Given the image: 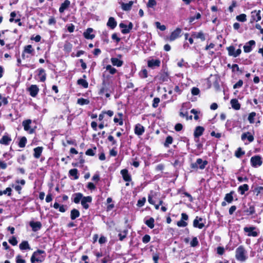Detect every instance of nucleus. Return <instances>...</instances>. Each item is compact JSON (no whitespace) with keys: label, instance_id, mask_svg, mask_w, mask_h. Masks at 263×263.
<instances>
[{"label":"nucleus","instance_id":"nucleus-59","mask_svg":"<svg viewBox=\"0 0 263 263\" xmlns=\"http://www.w3.org/2000/svg\"><path fill=\"white\" fill-rule=\"evenodd\" d=\"M243 85V81L241 80H239L233 86V88L236 89L237 88L241 87Z\"/></svg>","mask_w":263,"mask_h":263},{"label":"nucleus","instance_id":"nucleus-36","mask_svg":"<svg viewBox=\"0 0 263 263\" xmlns=\"http://www.w3.org/2000/svg\"><path fill=\"white\" fill-rule=\"evenodd\" d=\"M155 220L153 217L149 218L148 220L145 221V223L151 229H153L154 227Z\"/></svg>","mask_w":263,"mask_h":263},{"label":"nucleus","instance_id":"nucleus-54","mask_svg":"<svg viewBox=\"0 0 263 263\" xmlns=\"http://www.w3.org/2000/svg\"><path fill=\"white\" fill-rule=\"evenodd\" d=\"M140 76L141 78H146L147 77V71L146 70V69H143L142 70L140 73Z\"/></svg>","mask_w":263,"mask_h":263},{"label":"nucleus","instance_id":"nucleus-22","mask_svg":"<svg viewBox=\"0 0 263 263\" xmlns=\"http://www.w3.org/2000/svg\"><path fill=\"white\" fill-rule=\"evenodd\" d=\"M11 141V138L8 135H4L1 139L0 140V143L4 145H8L10 141Z\"/></svg>","mask_w":263,"mask_h":263},{"label":"nucleus","instance_id":"nucleus-38","mask_svg":"<svg viewBox=\"0 0 263 263\" xmlns=\"http://www.w3.org/2000/svg\"><path fill=\"white\" fill-rule=\"evenodd\" d=\"M78 173V171L76 168L71 169L69 171V174L70 176H73L74 179H78L79 178Z\"/></svg>","mask_w":263,"mask_h":263},{"label":"nucleus","instance_id":"nucleus-1","mask_svg":"<svg viewBox=\"0 0 263 263\" xmlns=\"http://www.w3.org/2000/svg\"><path fill=\"white\" fill-rule=\"evenodd\" d=\"M43 254H46L44 250H37L35 251L31 257V263L42 262L45 259V256L41 255Z\"/></svg>","mask_w":263,"mask_h":263},{"label":"nucleus","instance_id":"nucleus-30","mask_svg":"<svg viewBox=\"0 0 263 263\" xmlns=\"http://www.w3.org/2000/svg\"><path fill=\"white\" fill-rule=\"evenodd\" d=\"M110 60L112 64L114 66H117V67H121L123 64V62L122 61L116 58H112Z\"/></svg>","mask_w":263,"mask_h":263},{"label":"nucleus","instance_id":"nucleus-27","mask_svg":"<svg viewBox=\"0 0 263 263\" xmlns=\"http://www.w3.org/2000/svg\"><path fill=\"white\" fill-rule=\"evenodd\" d=\"M70 1L68 0H65L64 3H63L60 8H59V11L60 12L62 13L64 11L65 9H66L70 5Z\"/></svg>","mask_w":263,"mask_h":263},{"label":"nucleus","instance_id":"nucleus-58","mask_svg":"<svg viewBox=\"0 0 263 263\" xmlns=\"http://www.w3.org/2000/svg\"><path fill=\"white\" fill-rule=\"evenodd\" d=\"M9 242L13 246H16L17 243V240L15 237L13 236L11 239H9Z\"/></svg>","mask_w":263,"mask_h":263},{"label":"nucleus","instance_id":"nucleus-15","mask_svg":"<svg viewBox=\"0 0 263 263\" xmlns=\"http://www.w3.org/2000/svg\"><path fill=\"white\" fill-rule=\"evenodd\" d=\"M145 129L143 126L140 124H137L135 127V133L138 136L142 135L144 132Z\"/></svg>","mask_w":263,"mask_h":263},{"label":"nucleus","instance_id":"nucleus-55","mask_svg":"<svg viewBox=\"0 0 263 263\" xmlns=\"http://www.w3.org/2000/svg\"><path fill=\"white\" fill-rule=\"evenodd\" d=\"M159 102H160V99L159 98H155L153 100V105H152L153 107L154 108L157 107Z\"/></svg>","mask_w":263,"mask_h":263},{"label":"nucleus","instance_id":"nucleus-13","mask_svg":"<svg viewBox=\"0 0 263 263\" xmlns=\"http://www.w3.org/2000/svg\"><path fill=\"white\" fill-rule=\"evenodd\" d=\"M191 36L194 39H199L202 41H204L205 40L204 34L202 31L193 32L191 33Z\"/></svg>","mask_w":263,"mask_h":263},{"label":"nucleus","instance_id":"nucleus-17","mask_svg":"<svg viewBox=\"0 0 263 263\" xmlns=\"http://www.w3.org/2000/svg\"><path fill=\"white\" fill-rule=\"evenodd\" d=\"M255 42L254 40L250 41L243 46L244 51L246 53L251 52L252 50L251 47L255 45Z\"/></svg>","mask_w":263,"mask_h":263},{"label":"nucleus","instance_id":"nucleus-26","mask_svg":"<svg viewBox=\"0 0 263 263\" xmlns=\"http://www.w3.org/2000/svg\"><path fill=\"white\" fill-rule=\"evenodd\" d=\"M73 202L76 203H79L82 200L83 196V194L81 193H77L73 195Z\"/></svg>","mask_w":263,"mask_h":263},{"label":"nucleus","instance_id":"nucleus-3","mask_svg":"<svg viewBox=\"0 0 263 263\" xmlns=\"http://www.w3.org/2000/svg\"><path fill=\"white\" fill-rule=\"evenodd\" d=\"M243 231L247 233L248 236L257 237L259 234V231L255 227H246L243 228Z\"/></svg>","mask_w":263,"mask_h":263},{"label":"nucleus","instance_id":"nucleus-28","mask_svg":"<svg viewBox=\"0 0 263 263\" xmlns=\"http://www.w3.org/2000/svg\"><path fill=\"white\" fill-rule=\"evenodd\" d=\"M34 154L33 156L35 158H39L41 155L43 151V147L38 146L33 149Z\"/></svg>","mask_w":263,"mask_h":263},{"label":"nucleus","instance_id":"nucleus-33","mask_svg":"<svg viewBox=\"0 0 263 263\" xmlns=\"http://www.w3.org/2000/svg\"><path fill=\"white\" fill-rule=\"evenodd\" d=\"M39 76L40 77V80L41 82H44L46 80V74L44 69L41 68L39 69Z\"/></svg>","mask_w":263,"mask_h":263},{"label":"nucleus","instance_id":"nucleus-19","mask_svg":"<svg viewBox=\"0 0 263 263\" xmlns=\"http://www.w3.org/2000/svg\"><path fill=\"white\" fill-rule=\"evenodd\" d=\"M204 130V128L202 126H199L196 127L194 133V137L195 138H198L201 136L203 134Z\"/></svg>","mask_w":263,"mask_h":263},{"label":"nucleus","instance_id":"nucleus-47","mask_svg":"<svg viewBox=\"0 0 263 263\" xmlns=\"http://www.w3.org/2000/svg\"><path fill=\"white\" fill-rule=\"evenodd\" d=\"M246 15L245 14H241L236 16V19L240 22H244L247 20Z\"/></svg>","mask_w":263,"mask_h":263},{"label":"nucleus","instance_id":"nucleus-53","mask_svg":"<svg viewBox=\"0 0 263 263\" xmlns=\"http://www.w3.org/2000/svg\"><path fill=\"white\" fill-rule=\"evenodd\" d=\"M155 25L156 27L158 29H159L161 31H164L166 29V27L165 25H161L160 23L159 22H157L155 23Z\"/></svg>","mask_w":263,"mask_h":263},{"label":"nucleus","instance_id":"nucleus-61","mask_svg":"<svg viewBox=\"0 0 263 263\" xmlns=\"http://www.w3.org/2000/svg\"><path fill=\"white\" fill-rule=\"evenodd\" d=\"M102 85H103V87L101 88V89H100V92H99V93L100 95L103 94L105 92H107V89L106 87V84L105 83V82H103Z\"/></svg>","mask_w":263,"mask_h":263},{"label":"nucleus","instance_id":"nucleus-10","mask_svg":"<svg viewBox=\"0 0 263 263\" xmlns=\"http://www.w3.org/2000/svg\"><path fill=\"white\" fill-rule=\"evenodd\" d=\"M181 31L182 30L180 28H177L172 32L169 38L170 40L173 41L178 38L180 36Z\"/></svg>","mask_w":263,"mask_h":263},{"label":"nucleus","instance_id":"nucleus-25","mask_svg":"<svg viewBox=\"0 0 263 263\" xmlns=\"http://www.w3.org/2000/svg\"><path fill=\"white\" fill-rule=\"evenodd\" d=\"M30 225L31 227L32 230L34 232L40 230L42 227L40 222H30Z\"/></svg>","mask_w":263,"mask_h":263},{"label":"nucleus","instance_id":"nucleus-41","mask_svg":"<svg viewBox=\"0 0 263 263\" xmlns=\"http://www.w3.org/2000/svg\"><path fill=\"white\" fill-rule=\"evenodd\" d=\"M27 142V139L25 137H23L21 138L19 143L18 146L21 148L24 147L26 145Z\"/></svg>","mask_w":263,"mask_h":263},{"label":"nucleus","instance_id":"nucleus-37","mask_svg":"<svg viewBox=\"0 0 263 263\" xmlns=\"http://www.w3.org/2000/svg\"><path fill=\"white\" fill-rule=\"evenodd\" d=\"M159 79L161 82H166L168 80V74L166 72H163L159 76Z\"/></svg>","mask_w":263,"mask_h":263},{"label":"nucleus","instance_id":"nucleus-7","mask_svg":"<svg viewBox=\"0 0 263 263\" xmlns=\"http://www.w3.org/2000/svg\"><path fill=\"white\" fill-rule=\"evenodd\" d=\"M31 123V120L28 119L24 121L22 124L25 130L28 132L29 134H33L34 132V129L30 128V125Z\"/></svg>","mask_w":263,"mask_h":263},{"label":"nucleus","instance_id":"nucleus-40","mask_svg":"<svg viewBox=\"0 0 263 263\" xmlns=\"http://www.w3.org/2000/svg\"><path fill=\"white\" fill-rule=\"evenodd\" d=\"M193 226L201 229L204 227V224L203 223H199L197 219H195L193 221Z\"/></svg>","mask_w":263,"mask_h":263},{"label":"nucleus","instance_id":"nucleus-57","mask_svg":"<svg viewBox=\"0 0 263 263\" xmlns=\"http://www.w3.org/2000/svg\"><path fill=\"white\" fill-rule=\"evenodd\" d=\"M177 224L179 227H185L187 225V223L181 219L177 222Z\"/></svg>","mask_w":263,"mask_h":263},{"label":"nucleus","instance_id":"nucleus-64","mask_svg":"<svg viewBox=\"0 0 263 263\" xmlns=\"http://www.w3.org/2000/svg\"><path fill=\"white\" fill-rule=\"evenodd\" d=\"M217 253L219 255H222L224 252V249L223 247H218L217 248Z\"/></svg>","mask_w":263,"mask_h":263},{"label":"nucleus","instance_id":"nucleus-52","mask_svg":"<svg viewBox=\"0 0 263 263\" xmlns=\"http://www.w3.org/2000/svg\"><path fill=\"white\" fill-rule=\"evenodd\" d=\"M156 4L157 3L155 0H148V2L147 4V7L149 8H153L155 6Z\"/></svg>","mask_w":263,"mask_h":263},{"label":"nucleus","instance_id":"nucleus-63","mask_svg":"<svg viewBox=\"0 0 263 263\" xmlns=\"http://www.w3.org/2000/svg\"><path fill=\"white\" fill-rule=\"evenodd\" d=\"M16 263H26L25 259H22L21 255H18L16 257Z\"/></svg>","mask_w":263,"mask_h":263},{"label":"nucleus","instance_id":"nucleus-6","mask_svg":"<svg viewBox=\"0 0 263 263\" xmlns=\"http://www.w3.org/2000/svg\"><path fill=\"white\" fill-rule=\"evenodd\" d=\"M227 49L228 51L229 55L230 56H233L234 57H237L241 52V50L240 49H238L235 51V49L234 46H231L227 48Z\"/></svg>","mask_w":263,"mask_h":263},{"label":"nucleus","instance_id":"nucleus-29","mask_svg":"<svg viewBox=\"0 0 263 263\" xmlns=\"http://www.w3.org/2000/svg\"><path fill=\"white\" fill-rule=\"evenodd\" d=\"M19 248L21 250H30L31 248L27 241H23L19 245Z\"/></svg>","mask_w":263,"mask_h":263},{"label":"nucleus","instance_id":"nucleus-34","mask_svg":"<svg viewBox=\"0 0 263 263\" xmlns=\"http://www.w3.org/2000/svg\"><path fill=\"white\" fill-rule=\"evenodd\" d=\"M244 212L247 216L253 215L255 212V208L253 205H250L249 208L244 210Z\"/></svg>","mask_w":263,"mask_h":263},{"label":"nucleus","instance_id":"nucleus-35","mask_svg":"<svg viewBox=\"0 0 263 263\" xmlns=\"http://www.w3.org/2000/svg\"><path fill=\"white\" fill-rule=\"evenodd\" d=\"M238 192H240L241 195H243L245 194L246 191L249 190V186L247 184H244L242 185H240L239 186L238 189Z\"/></svg>","mask_w":263,"mask_h":263},{"label":"nucleus","instance_id":"nucleus-12","mask_svg":"<svg viewBox=\"0 0 263 263\" xmlns=\"http://www.w3.org/2000/svg\"><path fill=\"white\" fill-rule=\"evenodd\" d=\"M241 139L242 141L247 139L249 142H253L254 139V136L249 132L243 133L241 135Z\"/></svg>","mask_w":263,"mask_h":263},{"label":"nucleus","instance_id":"nucleus-51","mask_svg":"<svg viewBox=\"0 0 263 263\" xmlns=\"http://www.w3.org/2000/svg\"><path fill=\"white\" fill-rule=\"evenodd\" d=\"M172 142H173V138L170 136H167L166 138L164 145L165 146H168L170 144H172Z\"/></svg>","mask_w":263,"mask_h":263},{"label":"nucleus","instance_id":"nucleus-24","mask_svg":"<svg viewBox=\"0 0 263 263\" xmlns=\"http://www.w3.org/2000/svg\"><path fill=\"white\" fill-rule=\"evenodd\" d=\"M230 102L233 109L235 110H239L240 108V104L236 99H232Z\"/></svg>","mask_w":263,"mask_h":263},{"label":"nucleus","instance_id":"nucleus-21","mask_svg":"<svg viewBox=\"0 0 263 263\" xmlns=\"http://www.w3.org/2000/svg\"><path fill=\"white\" fill-rule=\"evenodd\" d=\"M117 22L113 17H110L107 23V26L111 29H114L117 26Z\"/></svg>","mask_w":263,"mask_h":263},{"label":"nucleus","instance_id":"nucleus-39","mask_svg":"<svg viewBox=\"0 0 263 263\" xmlns=\"http://www.w3.org/2000/svg\"><path fill=\"white\" fill-rule=\"evenodd\" d=\"M78 84L82 86L84 88H86L88 86V82L84 79H80L77 81Z\"/></svg>","mask_w":263,"mask_h":263},{"label":"nucleus","instance_id":"nucleus-56","mask_svg":"<svg viewBox=\"0 0 263 263\" xmlns=\"http://www.w3.org/2000/svg\"><path fill=\"white\" fill-rule=\"evenodd\" d=\"M201 17V14L200 13H197L195 16H191L190 18V23H192L195 19H199Z\"/></svg>","mask_w":263,"mask_h":263},{"label":"nucleus","instance_id":"nucleus-5","mask_svg":"<svg viewBox=\"0 0 263 263\" xmlns=\"http://www.w3.org/2000/svg\"><path fill=\"white\" fill-rule=\"evenodd\" d=\"M251 163L253 167H256L262 164L261 158L259 156H253L251 158Z\"/></svg>","mask_w":263,"mask_h":263},{"label":"nucleus","instance_id":"nucleus-4","mask_svg":"<svg viewBox=\"0 0 263 263\" xmlns=\"http://www.w3.org/2000/svg\"><path fill=\"white\" fill-rule=\"evenodd\" d=\"M207 164V161H203L202 159L198 158L197 159L196 162L195 163H192L191 166V167L194 169L199 167L201 170H203L205 167V166Z\"/></svg>","mask_w":263,"mask_h":263},{"label":"nucleus","instance_id":"nucleus-20","mask_svg":"<svg viewBox=\"0 0 263 263\" xmlns=\"http://www.w3.org/2000/svg\"><path fill=\"white\" fill-rule=\"evenodd\" d=\"M121 8L124 11H129L131 9L134 4L133 1H130L128 3H121Z\"/></svg>","mask_w":263,"mask_h":263},{"label":"nucleus","instance_id":"nucleus-2","mask_svg":"<svg viewBox=\"0 0 263 263\" xmlns=\"http://www.w3.org/2000/svg\"><path fill=\"white\" fill-rule=\"evenodd\" d=\"M236 258L241 261H243L247 259L246 251L242 246H239L236 250Z\"/></svg>","mask_w":263,"mask_h":263},{"label":"nucleus","instance_id":"nucleus-49","mask_svg":"<svg viewBox=\"0 0 263 263\" xmlns=\"http://www.w3.org/2000/svg\"><path fill=\"white\" fill-rule=\"evenodd\" d=\"M190 245L192 247H195L199 245V241L196 237H193L192 240L191 241Z\"/></svg>","mask_w":263,"mask_h":263},{"label":"nucleus","instance_id":"nucleus-48","mask_svg":"<svg viewBox=\"0 0 263 263\" xmlns=\"http://www.w3.org/2000/svg\"><path fill=\"white\" fill-rule=\"evenodd\" d=\"M107 70L109 71V73L111 74H114L117 72V70L112 67L110 65H108L106 67Z\"/></svg>","mask_w":263,"mask_h":263},{"label":"nucleus","instance_id":"nucleus-18","mask_svg":"<svg viewBox=\"0 0 263 263\" xmlns=\"http://www.w3.org/2000/svg\"><path fill=\"white\" fill-rule=\"evenodd\" d=\"M93 32V29L91 28H88L84 33L83 35L84 36L86 39H93L95 35L93 34H92V32Z\"/></svg>","mask_w":263,"mask_h":263},{"label":"nucleus","instance_id":"nucleus-60","mask_svg":"<svg viewBox=\"0 0 263 263\" xmlns=\"http://www.w3.org/2000/svg\"><path fill=\"white\" fill-rule=\"evenodd\" d=\"M192 94L194 96L198 95L200 92V90L197 87H193L191 90Z\"/></svg>","mask_w":263,"mask_h":263},{"label":"nucleus","instance_id":"nucleus-32","mask_svg":"<svg viewBox=\"0 0 263 263\" xmlns=\"http://www.w3.org/2000/svg\"><path fill=\"white\" fill-rule=\"evenodd\" d=\"M80 216V212L79 211L76 209H73L70 212V218L72 220H74Z\"/></svg>","mask_w":263,"mask_h":263},{"label":"nucleus","instance_id":"nucleus-44","mask_svg":"<svg viewBox=\"0 0 263 263\" xmlns=\"http://www.w3.org/2000/svg\"><path fill=\"white\" fill-rule=\"evenodd\" d=\"M245 152L243 151L241 149V148L239 147L237 148V149L236 151L235 155L237 158L241 157L242 155L245 154Z\"/></svg>","mask_w":263,"mask_h":263},{"label":"nucleus","instance_id":"nucleus-31","mask_svg":"<svg viewBox=\"0 0 263 263\" xmlns=\"http://www.w3.org/2000/svg\"><path fill=\"white\" fill-rule=\"evenodd\" d=\"M24 52L26 54H30L31 55H33L34 52V50L33 49L32 46L31 45H28L24 47Z\"/></svg>","mask_w":263,"mask_h":263},{"label":"nucleus","instance_id":"nucleus-46","mask_svg":"<svg viewBox=\"0 0 263 263\" xmlns=\"http://www.w3.org/2000/svg\"><path fill=\"white\" fill-rule=\"evenodd\" d=\"M256 116V113L255 112H251L248 117V120L251 124L254 123V118Z\"/></svg>","mask_w":263,"mask_h":263},{"label":"nucleus","instance_id":"nucleus-8","mask_svg":"<svg viewBox=\"0 0 263 263\" xmlns=\"http://www.w3.org/2000/svg\"><path fill=\"white\" fill-rule=\"evenodd\" d=\"M160 60L159 59H152L147 62V65L151 68H155L156 67H159L160 66Z\"/></svg>","mask_w":263,"mask_h":263},{"label":"nucleus","instance_id":"nucleus-14","mask_svg":"<svg viewBox=\"0 0 263 263\" xmlns=\"http://www.w3.org/2000/svg\"><path fill=\"white\" fill-rule=\"evenodd\" d=\"M260 10H254L251 12V17L252 21L258 22L261 20Z\"/></svg>","mask_w":263,"mask_h":263},{"label":"nucleus","instance_id":"nucleus-16","mask_svg":"<svg viewBox=\"0 0 263 263\" xmlns=\"http://www.w3.org/2000/svg\"><path fill=\"white\" fill-rule=\"evenodd\" d=\"M121 174L125 181L129 182L132 180L131 176L129 174L127 170H122L121 171Z\"/></svg>","mask_w":263,"mask_h":263},{"label":"nucleus","instance_id":"nucleus-42","mask_svg":"<svg viewBox=\"0 0 263 263\" xmlns=\"http://www.w3.org/2000/svg\"><path fill=\"white\" fill-rule=\"evenodd\" d=\"M128 233L127 229L123 230L121 233H119L118 236L119 237V240L122 241L126 237Z\"/></svg>","mask_w":263,"mask_h":263},{"label":"nucleus","instance_id":"nucleus-62","mask_svg":"<svg viewBox=\"0 0 263 263\" xmlns=\"http://www.w3.org/2000/svg\"><path fill=\"white\" fill-rule=\"evenodd\" d=\"M151 237L148 235H145L142 238V241L143 243H146L150 241Z\"/></svg>","mask_w":263,"mask_h":263},{"label":"nucleus","instance_id":"nucleus-23","mask_svg":"<svg viewBox=\"0 0 263 263\" xmlns=\"http://www.w3.org/2000/svg\"><path fill=\"white\" fill-rule=\"evenodd\" d=\"M235 193L234 191H232L230 193L226 194L224 198V201H227L229 203H231L233 201V194Z\"/></svg>","mask_w":263,"mask_h":263},{"label":"nucleus","instance_id":"nucleus-43","mask_svg":"<svg viewBox=\"0 0 263 263\" xmlns=\"http://www.w3.org/2000/svg\"><path fill=\"white\" fill-rule=\"evenodd\" d=\"M127 27H128L127 29H122L121 32L123 34H127V33H128L130 32V31L132 29L133 27V24L131 22H130L129 23L128 25L127 26Z\"/></svg>","mask_w":263,"mask_h":263},{"label":"nucleus","instance_id":"nucleus-50","mask_svg":"<svg viewBox=\"0 0 263 263\" xmlns=\"http://www.w3.org/2000/svg\"><path fill=\"white\" fill-rule=\"evenodd\" d=\"M96 149V147H94L93 149L89 148L86 151L85 154L86 155L93 156L95 155V151Z\"/></svg>","mask_w":263,"mask_h":263},{"label":"nucleus","instance_id":"nucleus-45","mask_svg":"<svg viewBox=\"0 0 263 263\" xmlns=\"http://www.w3.org/2000/svg\"><path fill=\"white\" fill-rule=\"evenodd\" d=\"M77 103L81 105H83L85 104H88L89 103V101L84 98H80L78 100Z\"/></svg>","mask_w":263,"mask_h":263},{"label":"nucleus","instance_id":"nucleus-11","mask_svg":"<svg viewBox=\"0 0 263 263\" xmlns=\"http://www.w3.org/2000/svg\"><path fill=\"white\" fill-rule=\"evenodd\" d=\"M28 90L30 92V95L32 97H35L37 95L39 89L37 85H32L28 88Z\"/></svg>","mask_w":263,"mask_h":263},{"label":"nucleus","instance_id":"nucleus-9","mask_svg":"<svg viewBox=\"0 0 263 263\" xmlns=\"http://www.w3.org/2000/svg\"><path fill=\"white\" fill-rule=\"evenodd\" d=\"M92 201V197L91 196L83 197L81 200V204L83 207L87 209L89 208L88 203H90Z\"/></svg>","mask_w":263,"mask_h":263}]
</instances>
